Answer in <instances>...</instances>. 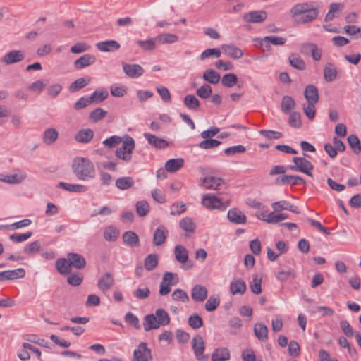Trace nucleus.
I'll return each instance as SVG.
<instances>
[{
  "mask_svg": "<svg viewBox=\"0 0 361 361\" xmlns=\"http://www.w3.org/2000/svg\"><path fill=\"white\" fill-rule=\"evenodd\" d=\"M106 115V111L98 107L90 113L89 118L93 122H97L103 119Z\"/></svg>",
  "mask_w": 361,
  "mask_h": 361,
  "instance_id": "nucleus-62",
  "label": "nucleus"
},
{
  "mask_svg": "<svg viewBox=\"0 0 361 361\" xmlns=\"http://www.w3.org/2000/svg\"><path fill=\"white\" fill-rule=\"evenodd\" d=\"M97 48L103 52H114L120 49V44L114 39L99 42L96 44Z\"/></svg>",
  "mask_w": 361,
  "mask_h": 361,
  "instance_id": "nucleus-20",
  "label": "nucleus"
},
{
  "mask_svg": "<svg viewBox=\"0 0 361 361\" xmlns=\"http://www.w3.org/2000/svg\"><path fill=\"white\" fill-rule=\"evenodd\" d=\"M108 97V92L106 90H96L92 94L90 97V101L95 103H99L104 100H105Z\"/></svg>",
  "mask_w": 361,
  "mask_h": 361,
  "instance_id": "nucleus-63",
  "label": "nucleus"
},
{
  "mask_svg": "<svg viewBox=\"0 0 361 361\" xmlns=\"http://www.w3.org/2000/svg\"><path fill=\"white\" fill-rule=\"evenodd\" d=\"M275 213L276 212H274L269 214H267L266 212H262L260 214L261 216H258V218L269 224H277L279 222V216L278 214Z\"/></svg>",
  "mask_w": 361,
  "mask_h": 361,
  "instance_id": "nucleus-57",
  "label": "nucleus"
},
{
  "mask_svg": "<svg viewBox=\"0 0 361 361\" xmlns=\"http://www.w3.org/2000/svg\"><path fill=\"white\" fill-rule=\"evenodd\" d=\"M41 246V243L38 240H35L29 244H27L23 248V252L27 255H32L39 252Z\"/></svg>",
  "mask_w": 361,
  "mask_h": 361,
  "instance_id": "nucleus-50",
  "label": "nucleus"
},
{
  "mask_svg": "<svg viewBox=\"0 0 361 361\" xmlns=\"http://www.w3.org/2000/svg\"><path fill=\"white\" fill-rule=\"evenodd\" d=\"M180 227L185 231L188 233H194L196 225L191 218L185 217L179 222Z\"/></svg>",
  "mask_w": 361,
  "mask_h": 361,
  "instance_id": "nucleus-48",
  "label": "nucleus"
},
{
  "mask_svg": "<svg viewBox=\"0 0 361 361\" xmlns=\"http://www.w3.org/2000/svg\"><path fill=\"white\" fill-rule=\"evenodd\" d=\"M295 276L296 274L295 271L290 268L287 269H281L277 272L276 275V279L281 282H284L289 279H295Z\"/></svg>",
  "mask_w": 361,
  "mask_h": 361,
  "instance_id": "nucleus-45",
  "label": "nucleus"
},
{
  "mask_svg": "<svg viewBox=\"0 0 361 361\" xmlns=\"http://www.w3.org/2000/svg\"><path fill=\"white\" fill-rule=\"evenodd\" d=\"M94 137V132L90 128H85L80 130L75 135V140L78 142L88 143Z\"/></svg>",
  "mask_w": 361,
  "mask_h": 361,
  "instance_id": "nucleus-26",
  "label": "nucleus"
},
{
  "mask_svg": "<svg viewBox=\"0 0 361 361\" xmlns=\"http://www.w3.org/2000/svg\"><path fill=\"white\" fill-rule=\"evenodd\" d=\"M143 326L145 331L159 328L160 325L154 314H148L145 317Z\"/></svg>",
  "mask_w": 361,
  "mask_h": 361,
  "instance_id": "nucleus-33",
  "label": "nucleus"
},
{
  "mask_svg": "<svg viewBox=\"0 0 361 361\" xmlns=\"http://www.w3.org/2000/svg\"><path fill=\"white\" fill-rule=\"evenodd\" d=\"M230 359V350L226 347H220L214 349L211 355L212 361H228Z\"/></svg>",
  "mask_w": 361,
  "mask_h": 361,
  "instance_id": "nucleus-21",
  "label": "nucleus"
},
{
  "mask_svg": "<svg viewBox=\"0 0 361 361\" xmlns=\"http://www.w3.org/2000/svg\"><path fill=\"white\" fill-rule=\"evenodd\" d=\"M203 79L212 84H217L221 80V75L213 69H207L202 75Z\"/></svg>",
  "mask_w": 361,
  "mask_h": 361,
  "instance_id": "nucleus-41",
  "label": "nucleus"
},
{
  "mask_svg": "<svg viewBox=\"0 0 361 361\" xmlns=\"http://www.w3.org/2000/svg\"><path fill=\"white\" fill-rule=\"evenodd\" d=\"M238 82V77L234 73L225 74L221 78V83L227 87H232Z\"/></svg>",
  "mask_w": 361,
  "mask_h": 361,
  "instance_id": "nucleus-52",
  "label": "nucleus"
},
{
  "mask_svg": "<svg viewBox=\"0 0 361 361\" xmlns=\"http://www.w3.org/2000/svg\"><path fill=\"white\" fill-rule=\"evenodd\" d=\"M25 176L23 174H0V180L2 182L11 183V184H16L20 183L22 180L25 179Z\"/></svg>",
  "mask_w": 361,
  "mask_h": 361,
  "instance_id": "nucleus-42",
  "label": "nucleus"
},
{
  "mask_svg": "<svg viewBox=\"0 0 361 361\" xmlns=\"http://www.w3.org/2000/svg\"><path fill=\"white\" fill-rule=\"evenodd\" d=\"M56 267L57 271L62 275H67L71 271V267L68 258H60L57 259L56 262Z\"/></svg>",
  "mask_w": 361,
  "mask_h": 361,
  "instance_id": "nucleus-36",
  "label": "nucleus"
},
{
  "mask_svg": "<svg viewBox=\"0 0 361 361\" xmlns=\"http://www.w3.org/2000/svg\"><path fill=\"white\" fill-rule=\"evenodd\" d=\"M135 145L133 138L129 135H126L122 142V146L116 151V156L123 161H130L132 159V153Z\"/></svg>",
  "mask_w": 361,
  "mask_h": 361,
  "instance_id": "nucleus-4",
  "label": "nucleus"
},
{
  "mask_svg": "<svg viewBox=\"0 0 361 361\" xmlns=\"http://www.w3.org/2000/svg\"><path fill=\"white\" fill-rule=\"evenodd\" d=\"M25 275V270L23 268L3 271L0 272V281L21 279L23 278Z\"/></svg>",
  "mask_w": 361,
  "mask_h": 361,
  "instance_id": "nucleus-14",
  "label": "nucleus"
},
{
  "mask_svg": "<svg viewBox=\"0 0 361 361\" xmlns=\"http://www.w3.org/2000/svg\"><path fill=\"white\" fill-rule=\"evenodd\" d=\"M118 235V230L112 226H107L104 231V238L107 241H115Z\"/></svg>",
  "mask_w": 361,
  "mask_h": 361,
  "instance_id": "nucleus-49",
  "label": "nucleus"
},
{
  "mask_svg": "<svg viewBox=\"0 0 361 361\" xmlns=\"http://www.w3.org/2000/svg\"><path fill=\"white\" fill-rule=\"evenodd\" d=\"M155 316L160 326L167 325L170 322L169 314L163 309L157 310Z\"/></svg>",
  "mask_w": 361,
  "mask_h": 361,
  "instance_id": "nucleus-51",
  "label": "nucleus"
},
{
  "mask_svg": "<svg viewBox=\"0 0 361 361\" xmlns=\"http://www.w3.org/2000/svg\"><path fill=\"white\" fill-rule=\"evenodd\" d=\"M246 289V284L242 279L233 281L230 284V291L233 295H243L245 293Z\"/></svg>",
  "mask_w": 361,
  "mask_h": 361,
  "instance_id": "nucleus-31",
  "label": "nucleus"
},
{
  "mask_svg": "<svg viewBox=\"0 0 361 361\" xmlns=\"http://www.w3.org/2000/svg\"><path fill=\"white\" fill-rule=\"evenodd\" d=\"M296 106L294 99L288 95L283 96L281 102V109L286 114L291 112Z\"/></svg>",
  "mask_w": 361,
  "mask_h": 361,
  "instance_id": "nucleus-30",
  "label": "nucleus"
},
{
  "mask_svg": "<svg viewBox=\"0 0 361 361\" xmlns=\"http://www.w3.org/2000/svg\"><path fill=\"white\" fill-rule=\"evenodd\" d=\"M192 348L198 361H208V355H204L205 350L204 341L200 335H196L192 340Z\"/></svg>",
  "mask_w": 361,
  "mask_h": 361,
  "instance_id": "nucleus-7",
  "label": "nucleus"
},
{
  "mask_svg": "<svg viewBox=\"0 0 361 361\" xmlns=\"http://www.w3.org/2000/svg\"><path fill=\"white\" fill-rule=\"evenodd\" d=\"M288 123L293 128H300L302 126V121L300 113L296 111L290 112Z\"/></svg>",
  "mask_w": 361,
  "mask_h": 361,
  "instance_id": "nucleus-54",
  "label": "nucleus"
},
{
  "mask_svg": "<svg viewBox=\"0 0 361 361\" xmlns=\"http://www.w3.org/2000/svg\"><path fill=\"white\" fill-rule=\"evenodd\" d=\"M254 334L256 338L261 342H266L268 340V328L262 323H257L254 326Z\"/></svg>",
  "mask_w": 361,
  "mask_h": 361,
  "instance_id": "nucleus-27",
  "label": "nucleus"
},
{
  "mask_svg": "<svg viewBox=\"0 0 361 361\" xmlns=\"http://www.w3.org/2000/svg\"><path fill=\"white\" fill-rule=\"evenodd\" d=\"M143 135L147 142L157 149H163L169 146L168 142L163 138L158 137L149 133H145Z\"/></svg>",
  "mask_w": 361,
  "mask_h": 361,
  "instance_id": "nucleus-15",
  "label": "nucleus"
},
{
  "mask_svg": "<svg viewBox=\"0 0 361 361\" xmlns=\"http://www.w3.org/2000/svg\"><path fill=\"white\" fill-rule=\"evenodd\" d=\"M71 169L78 180L87 181L96 177L95 166L93 162L87 158H75Z\"/></svg>",
  "mask_w": 361,
  "mask_h": 361,
  "instance_id": "nucleus-1",
  "label": "nucleus"
},
{
  "mask_svg": "<svg viewBox=\"0 0 361 361\" xmlns=\"http://www.w3.org/2000/svg\"><path fill=\"white\" fill-rule=\"evenodd\" d=\"M348 142L355 154H360L361 152V145L360 140L355 135H350L348 137Z\"/></svg>",
  "mask_w": 361,
  "mask_h": 361,
  "instance_id": "nucleus-56",
  "label": "nucleus"
},
{
  "mask_svg": "<svg viewBox=\"0 0 361 361\" xmlns=\"http://www.w3.org/2000/svg\"><path fill=\"white\" fill-rule=\"evenodd\" d=\"M95 61L96 57L94 55L86 54L74 61V67L77 70H80L93 64Z\"/></svg>",
  "mask_w": 361,
  "mask_h": 361,
  "instance_id": "nucleus-22",
  "label": "nucleus"
},
{
  "mask_svg": "<svg viewBox=\"0 0 361 361\" xmlns=\"http://www.w3.org/2000/svg\"><path fill=\"white\" fill-rule=\"evenodd\" d=\"M343 8V5L341 3H331L329 6V11L325 16V21H331L336 17L337 13L341 12Z\"/></svg>",
  "mask_w": 361,
  "mask_h": 361,
  "instance_id": "nucleus-40",
  "label": "nucleus"
},
{
  "mask_svg": "<svg viewBox=\"0 0 361 361\" xmlns=\"http://www.w3.org/2000/svg\"><path fill=\"white\" fill-rule=\"evenodd\" d=\"M304 97L307 103L317 104L319 101L318 89L314 85H308L304 90Z\"/></svg>",
  "mask_w": 361,
  "mask_h": 361,
  "instance_id": "nucleus-23",
  "label": "nucleus"
},
{
  "mask_svg": "<svg viewBox=\"0 0 361 361\" xmlns=\"http://www.w3.org/2000/svg\"><path fill=\"white\" fill-rule=\"evenodd\" d=\"M288 61L290 66L297 70L303 71L306 68L304 60L297 54H291Z\"/></svg>",
  "mask_w": 361,
  "mask_h": 361,
  "instance_id": "nucleus-38",
  "label": "nucleus"
},
{
  "mask_svg": "<svg viewBox=\"0 0 361 361\" xmlns=\"http://www.w3.org/2000/svg\"><path fill=\"white\" fill-rule=\"evenodd\" d=\"M171 297L173 300L183 302H188L190 300L187 293L180 288L176 289L172 293Z\"/></svg>",
  "mask_w": 361,
  "mask_h": 361,
  "instance_id": "nucleus-61",
  "label": "nucleus"
},
{
  "mask_svg": "<svg viewBox=\"0 0 361 361\" xmlns=\"http://www.w3.org/2000/svg\"><path fill=\"white\" fill-rule=\"evenodd\" d=\"M25 56V55L23 51L12 50L6 53L1 58V61L6 65H11L23 61Z\"/></svg>",
  "mask_w": 361,
  "mask_h": 361,
  "instance_id": "nucleus-11",
  "label": "nucleus"
},
{
  "mask_svg": "<svg viewBox=\"0 0 361 361\" xmlns=\"http://www.w3.org/2000/svg\"><path fill=\"white\" fill-rule=\"evenodd\" d=\"M135 184V181L132 177L125 176L116 179L115 185L116 186L121 190H126L132 188Z\"/></svg>",
  "mask_w": 361,
  "mask_h": 361,
  "instance_id": "nucleus-39",
  "label": "nucleus"
},
{
  "mask_svg": "<svg viewBox=\"0 0 361 361\" xmlns=\"http://www.w3.org/2000/svg\"><path fill=\"white\" fill-rule=\"evenodd\" d=\"M207 290L202 285H195L191 293L192 300L196 302H203L207 298Z\"/></svg>",
  "mask_w": 361,
  "mask_h": 361,
  "instance_id": "nucleus-24",
  "label": "nucleus"
},
{
  "mask_svg": "<svg viewBox=\"0 0 361 361\" xmlns=\"http://www.w3.org/2000/svg\"><path fill=\"white\" fill-rule=\"evenodd\" d=\"M90 81V77L78 78L69 85L68 90L71 92H78L88 85Z\"/></svg>",
  "mask_w": 361,
  "mask_h": 361,
  "instance_id": "nucleus-34",
  "label": "nucleus"
},
{
  "mask_svg": "<svg viewBox=\"0 0 361 361\" xmlns=\"http://www.w3.org/2000/svg\"><path fill=\"white\" fill-rule=\"evenodd\" d=\"M58 137L59 133L56 129L49 128L44 132L43 141L47 145H51L57 140Z\"/></svg>",
  "mask_w": 361,
  "mask_h": 361,
  "instance_id": "nucleus-47",
  "label": "nucleus"
},
{
  "mask_svg": "<svg viewBox=\"0 0 361 361\" xmlns=\"http://www.w3.org/2000/svg\"><path fill=\"white\" fill-rule=\"evenodd\" d=\"M212 90L209 85H203L196 90V94L202 99H207L212 96Z\"/></svg>",
  "mask_w": 361,
  "mask_h": 361,
  "instance_id": "nucleus-64",
  "label": "nucleus"
},
{
  "mask_svg": "<svg viewBox=\"0 0 361 361\" xmlns=\"http://www.w3.org/2000/svg\"><path fill=\"white\" fill-rule=\"evenodd\" d=\"M184 165V159L182 158L171 159L165 164V171L174 173L180 170Z\"/></svg>",
  "mask_w": 361,
  "mask_h": 361,
  "instance_id": "nucleus-29",
  "label": "nucleus"
},
{
  "mask_svg": "<svg viewBox=\"0 0 361 361\" xmlns=\"http://www.w3.org/2000/svg\"><path fill=\"white\" fill-rule=\"evenodd\" d=\"M290 13L295 21L298 23L312 22L319 14L318 9L308 3H300L295 5L290 10Z\"/></svg>",
  "mask_w": 361,
  "mask_h": 361,
  "instance_id": "nucleus-3",
  "label": "nucleus"
},
{
  "mask_svg": "<svg viewBox=\"0 0 361 361\" xmlns=\"http://www.w3.org/2000/svg\"><path fill=\"white\" fill-rule=\"evenodd\" d=\"M267 14L264 11H254L245 13L243 19L248 23H258L266 20Z\"/></svg>",
  "mask_w": 361,
  "mask_h": 361,
  "instance_id": "nucleus-17",
  "label": "nucleus"
},
{
  "mask_svg": "<svg viewBox=\"0 0 361 361\" xmlns=\"http://www.w3.org/2000/svg\"><path fill=\"white\" fill-rule=\"evenodd\" d=\"M67 258L70 265L77 269H82L86 266V260L85 257L78 253L70 252L67 255Z\"/></svg>",
  "mask_w": 361,
  "mask_h": 361,
  "instance_id": "nucleus-18",
  "label": "nucleus"
},
{
  "mask_svg": "<svg viewBox=\"0 0 361 361\" xmlns=\"http://www.w3.org/2000/svg\"><path fill=\"white\" fill-rule=\"evenodd\" d=\"M223 183V179L213 176L205 177L203 180L204 185L209 190H216Z\"/></svg>",
  "mask_w": 361,
  "mask_h": 361,
  "instance_id": "nucleus-37",
  "label": "nucleus"
},
{
  "mask_svg": "<svg viewBox=\"0 0 361 361\" xmlns=\"http://www.w3.org/2000/svg\"><path fill=\"white\" fill-rule=\"evenodd\" d=\"M159 257L157 254H150L147 255L144 262V266L146 270L152 271L158 265Z\"/></svg>",
  "mask_w": 361,
  "mask_h": 361,
  "instance_id": "nucleus-44",
  "label": "nucleus"
},
{
  "mask_svg": "<svg viewBox=\"0 0 361 361\" xmlns=\"http://www.w3.org/2000/svg\"><path fill=\"white\" fill-rule=\"evenodd\" d=\"M202 203L207 209H217L220 210H225L230 204L228 201L224 202L216 196L209 195H205L202 197Z\"/></svg>",
  "mask_w": 361,
  "mask_h": 361,
  "instance_id": "nucleus-8",
  "label": "nucleus"
},
{
  "mask_svg": "<svg viewBox=\"0 0 361 361\" xmlns=\"http://www.w3.org/2000/svg\"><path fill=\"white\" fill-rule=\"evenodd\" d=\"M114 278L112 275L107 272L102 275L97 281V287L103 293L106 292L114 285Z\"/></svg>",
  "mask_w": 361,
  "mask_h": 361,
  "instance_id": "nucleus-19",
  "label": "nucleus"
},
{
  "mask_svg": "<svg viewBox=\"0 0 361 361\" xmlns=\"http://www.w3.org/2000/svg\"><path fill=\"white\" fill-rule=\"evenodd\" d=\"M178 283V276L177 274L172 272H166L160 283L159 294L166 295L171 292V286L176 285Z\"/></svg>",
  "mask_w": 361,
  "mask_h": 361,
  "instance_id": "nucleus-6",
  "label": "nucleus"
},
{
  "mask_svg": "<svg viewBox=\"0 0 361 361\" xmlns=\"http://www.w3.org/2000/svg\"><path fill=\"white\" fill-rule=\"evenodd\" d=\"M122 67L125 74L131 78H136L143 75L144 69L139 64H128L122 63Z\"/></svg>",
  "mask_w": 361,
  "mask_h": 361,
  "instance_id": "nucleus-13",
  "label": "nucleus"
},
{
  "mask_svg": "<svg viewBox=\"0 0 361 361\" xmlns=\"http://www.w3.org/2000/svg\"><path fill=\"white\" fill-rule=\"evenodd\" d=\"M123 140L120 136L113 135L104 140L102 144L109 149L117 147L120 143L123 142Z\"/></svg>",
  "mask_w": 361,
  "mask_h": 361,
  "instance_id": "nucleus-60",
  "label": "nucleus"
},
{
  "mask_svg": "<svg viewBox=\"0 0 361 361\" xmlns=\"http://www.w3.org/2000/svg\"><path fill=\"white\" fill-rule=\"evenodd\" d=\"M227 217L231 223L235 224H245L247 222L246 216L238 208L229 209Z\"/></svg>",
  "mask_w": 361,
  "mask_h": 361,
  "instance_id": "nucleus-16",
  "label": "nucleus"
},
{
  "mask_svg": "<svg viewBox=\"0 0 361 361\" xmlns=\"http://www.w3.org/2000/svg\"><path fill=\"white\" fill-rule=\"evenodd\" d=\"M221 49L228 56L235 59H240L243 56V51L233 44H223Z\"/></svg>",
  "mask_w": 361,
  "mask_h": 361,
  "instance_id": "nucleus-28",
  "label": "nucleus"
},
{
  "mask_svg": "<svg viewBox=\"0 0 361 361\" xmlns=\"http://www.w3.org/2000/svg\"><path fill=\"white\" fill-rule=\"evenodd\" d=\"M152 360V351L147 348V343L142 342L138 348L133 352V361H151Z\"/></svg>",
  "mask_w": 361,
  "mask_h": 361,
  "instance_id": "nucleus-10",
  "label": "nucleus"
},
{
  "mask_svg": "<svg viewBox=\"0 0 361 361\" xmlns=\"http://www.w3.org/2000/svg\"><path fill=\"white\" fill-rule=\"evenodd\" d=\"M58 188L63 189L68 192H73L76 193H83L88 190L87 187L84 185L71 184L65 182H59L58 183Z\"/></svg>",
  "mask_w": 361,
  "mask_h": 361,
  "instance_id": "nucleus-25",
  "label": "nucleus"
},
{
  "mask_svg": "<svg viewBox=\"0 0 361 361\" xmlns=\"http://www.w3.org/2000/svg\"><path fill=\"white\" fill-rule=\"evenodd\" d=\"M157 41H159L163 44L165 43H174L178 41V37L174 34L165 33L161 34L155 37Z\"/></svg>",
  "mask_w": 361,
  "mask_h": 361,
  "instance_id": "nucleus-59",
  "label": "nucleus"
},
{
  "mask_svg": "<svg viewBox=\"0 0 361 361\" xmlns=\"http://www.w3.org/2000/svg\"><path fill=\"white\" fill-rule=\"evenodd\" d=\"M288 169V166L283 165L274 166L269 171V176L281 175L274 180V184L276 185H297L305 184V180L299 176L286 175L285 173Z\"/></svg>",
  "mask_w": 361,
  "mask_h": 361,
  "instance_id": "nucleus-2",
  "label": "nucleus"
},
{
  "mask_svg": "<svg viewBox=\"0 0 361 361\" xmlns=\"http://www.w3.org/2000/svg\"><path fill=\"white\" fill-rule=\"evenodd\" d=\"M292 207V204L286 200H280L271 204V208L274 212H280L283 210H289Z\"/></svg>",
  "mask_w": 361,
  "mask_h": 361,
  "instance_id": "nucleus-53",
  "label": "nucleus"
},
{
  "mask_svg": "<svg viewBox=\"0 0 361 361\" xmlns=\"http://www.w3.org/2000/svg\"><path fill=\"white\" fill-rule=\"evenodd\" d=\"M221 55V52L219 49L212 48V49H207L200 56V59L202 61H204L207 59L214 57L219 58Z\"/></svg>",
  "mask_w": 361,
  "mask_h": 361,
  "instance_id": "nucleus-55",
  "label": "nucleus"
},
{
  "mask_svg": "<svg viewBox=\"0 0 361 361\" xmlns=\"http://www.w3.org/2000/svg\"><path fill=\"white\" fill-rule=\"evenodd\" d=\"M123 242L130 246V247H137L139 245V237L138 235L133 231H126L123 234Z\"/></svg>",
  "mask_w": 361,
  "mask_h": 361,
  "instance_id": "nucleus-35",
  "label": "nucleus"
},
{
  "mask_svg": "<svg viewBox=\"0 0 361 361\" xmlns=\"http://www.w3.org/2000/svg\"><path fill=\"white\" fill-rule=\"evenodd\" d=\"M300 51L305 56L311 55L314 60L319 61L322 58V51L317 45L311 42H305L300 46Z\"/></svg>",
  "mask_w": 361,
  "mask_h": 361,
  "instance_id": "nucleus-9",
  "label": "nucleus"
},
{
  "mask_svg": "<svg viewBox=\"0 0 361 361\" xmlns=\"http://www.w3.org/2000/svg\"><path fill=\"white\" fill-rule=\"evenodd\" d=\"M169 230L164 225H159L154 232L152 243L156 246L163 245L169 236Z\"/></svg>",
  "mask_w": 361,
  "mask_h": 361,
  "instance_id": "nucleus-12",
  "label": "nucleus"
},
{
  "mask_svg": "<svg viewBox=\"0 0 361 361\" xmlns=\"http://www.w3.org/2000/svg\"><path fill=\"white\" fill-rule=\"evenodd\" d=\"M183 103L190 110H197L200 106V101L192 94L186 95L183 99Z\"/></svg>",
  "mask_w": 361,
  "mask_h": 361,
  "instance_id": "nucleus-46",
  "label": "nucleus"
},
{
  "mask_svg": "<svg viewBox=\"0 0 361 361\" xmlns=\"http://www.w3.org/2000/svg\"><path fill=\"white\" fill-rule=\"evenodd\" d=\"M155 38L147 40H137V44L144 51H152L156 47Z\"/></svg>",
  "mask_w": 361,
  "mask_h": 361,
  "instance_id": "nucleus-58",
  "label": "nucleus"
},
{
  "mask_svg": "<svg viewBox=\"0 0 361 361\" xmlns=\"http://www.w3.org/2000/svg\"><path fill=\"white\" fill-rule=\"evenodd\" d=\"M174 255L176 259L181 264H185L188 260V251L182 245L175 246Z\"/></svg>",
  "mask_w": 361,
  "mask_h": 361,
  "instance_id": "nucleus-32",
  "label": "nucleus"
},
{
  "mask_svg": "<svg viewBox=\"0 0 361 361\" xmlns=\"http://www.w3.org/2000/svg\"><path fill=\"white\" fill-rule=\"evenodd\" d=\"M304 157H295L293 158L292 161L294 163V165L288 166V169L295 171H300L305 173L310 177H313V174L312 171L314 169V166L312 164L307 160L305 157L307 156L305 153H303Z\"/></svg>",
  "mask_w": 361,
  "mask_h": 361,
  "instance_id": "nucleus-5",
  "label": "nucleus"
},
{
  "mask_svg": "<svg viewBox=\"0 0 361 361\" xmlns=\"http://www.w3.org/2000/svg\"><path fill=\"white\" fill-rule=\"evenodd\" d=\"M337 75V70L332 63H327L324 68V78L326 82H332Z\"/></svg>",
  "mask_w": 361,
  "mask_h": 361,
  "instance_id": "nucleus-43",
  "label": "nucleus"
}]
</instances>
